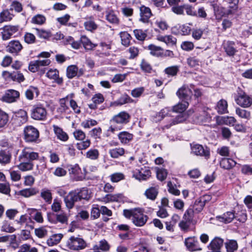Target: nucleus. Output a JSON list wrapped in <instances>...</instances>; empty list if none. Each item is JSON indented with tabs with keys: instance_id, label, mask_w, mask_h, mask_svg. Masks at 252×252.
Here are the masks:
<instances>
[{
	"instance_id": "obj_1",
	"label": "nucleus",
	"mask_w": 252,
	"mask_h": 252,
	"mask_svg": "<svg viewBox=\"0 0 252 252\" xmlns=\"http://www.w3.org/2000/svg\"><path fill=\"white\" fill-rule=\"evenodd\" d=\"M91 193L86 187L78 188L70 191L67 195L64 197V202L66 207L72 209L74 207L75 202L82 200L89 201L91 198Z\"/></svg>"
},
{
	"instance_id": "obj_2",
	"label": "nucleus",
	"mask_w": 252,
	"mask_h": 252,
	"mask_svg": "<svg viewBox=\"0 0 252 252\" xmlns=\"http://www.w3.org/2000/svg\"><path fill=\"white\" fill-rule=\"evenodd\" d=\"M130 118L129 114L126 111L121 112L114 116L110 120V126L107 129V132L115 133V131L121 130L123 125L129 122Z\"/></svg>"
},
{
	"instance_id": "obj_3",
	"label": "nucleus",
	"mask_w": 252,
	"mask_h": 252,
	"mask_svg": "<svg viewBox=\"0 0 252 252\" xmlns=\"http://www.w3.org/2000/svg\"><path fill=\"white\" fill-rule=\"evenodd\" d=\"M39 132L32 126H27L23 130V139L25 142L37 143L39 142Z\"/></svg>"
},
{
	"instance_id": "obj_4",
	"label": "nucleus",
	"mask_w": 252,
	"mask_h": 252,
	"mask_svg": "<svg viewBox=\"0 0 252 252\" xmlns=\"http://www.w3.org/2000/svg\"><path fill=\"white\" fill-rule=\"evenodd\" d=\"M234 99L238 105L244 108L250 107L252 105V97L239 87L234 95Z\"/></svg>"
},
{
	"instance_id": "obj_5",
	"label": "nucleus",
	"mask_w": 252,
	"mask_h": 252,
	"mask_svg": "<svg viewBox=\"0 0 252 252\" xmlns=\"http://www.w3.org/2000/svg\"><path fill=\"white\" fill-rule=\"evenodd\" d=\"M31 117L34 120L44 121L47 117V109L43 104H34L31 110Z\"/></svg>"
},
{
	"instance_id": "obj_6",
	"label": "nucleus",
	"mask_w": 252,
	"mask_h": 252,
	"mask_svg": "<svg viewBox=\"0 0 252 252\" xmlns=\"http://www.w3.org/2000/svg\"><path fill=\"white\" fill-rule=\"evenodd\" d=\"M70 178L73 181H81L86 179V173L82 172L78 164H68L66 166Z\"/></svg>"
},
{
	"instance_id": "obj_7",
	"label": "nucleus",
	"mask_w": 252,
	"mask_h": 252,
	"mask_svg": "<svg viewBox=\"0 0 252 252\" xmlns=\"http://www.w3.org/2000/svg\"><path fill=\"white\" fill-rule=\"evenodd\" d=\"M66 246L71 250L80 251L86 248L87 243L83 238L72 236L67 241Z\"/></svg>"
},
{
	"instance_id": "obj_8",
	"label": "nucleus",
	"mask_w": 252,
	"mask_h": 252,
	"mask_svg": "<svg viewBox=\"0 0 252 252\" xmlns=\"http://www.w3.org/2000/svg\"><path fill=\"white\" fill-rule=\"evenodd\" d=\"M73 134L76 140L81 141L76 144V148L78 150H86L90 146L91 142L89 139L84 141L86 138V134L83 130L76 129L73 132Z\"/></svg>"
},
{
	"instance_id": "obj_9",
	"label": "nucleus",
	"mask_w": 252,
	"mask_h": 252,
	"mask_svg": "<svg viewBox=\"0 0 252 252\" xmlns=\"http://www.w3.org/2000/svg\"><path fill=\"white\" fill-rule=\"evenodd\" d=\"M39 153L33 152L32 149L31 147H25L20 154L18 159H21L22 161L32 162L35 160L39 159Z\"/></svg>"
},
{
	"instance_id": "obj_10",
	"label": "nucleus",
	"mask_w": 252,
	"mask_h": 252,
	"mask_svg": "<svg viewBox=\"0 0 252 252\" xmlns=\"http://www.w3.org/2000/svg\"><path fill=\"white\" fill-rule=\"evenodd\" d=\"M191 153L194 155L204 157L208 159L210 156V149L207 146H203L199 144H190Z\"/></svg>"
},
{
	"instance_id": "obj_11",
	"label": "nucleus",
	"mask_w": 252,
	"mask_h": 252,
	"mask_svg": "<svg viewBox=\"0 0 252 252\" xmlns=\"http://www.w3.org/2000/svg\"><path fill=\"white\" fill-rule=\"evenodd\" d=\"M176 94L182 101L189 102L191 99L192 91L189 86L188 85L184 84L179 88Z\"/></svg>"
},
{
	"instance_id": "obj_12",
	"label": "nucleus",
	"mask_w": 252,
	"mask_h": 252,
	"mask_svg": "<svg viewBox=\"0 0 252 252\" xmlns=\"http://www.w3.org/2000/svg\"><path fill=\"white\" fill-rule=\"evenodd\" d=\"M184 244L186 249L190 252L202 250L199 243L195 236L189 237L185 238Z\"/></svg>"
},
{
	"instance_id": "obj_13",
	"label": "nucleus",
	"mask_w": 252,
	"mask_h": 252,
	"mask_svg": "<svg viewBox=\"0 0 252 252\" xmlns=\"http://www.w3.org/2000/svg\"><path fill=\"white\" fill-rule=\"evenodd\" d=\"M23 48V45L19 40H12L8 43L6 47V50L7 52L11 53L14 56H17L22 50Z\"/></svg>"
},
{
	"instance_id": "obj_14",
	"label": "nucleus",
	"mask_w": 252,
	"mask_h": 252,
	"mask_svg": "<svg viewBox=\"0 0 252 252\" xmlns=\"http://www.w3.org/2000/svg\"><path fill=\"white\" fill-rule=\"evenodd\" d=\"M209 3L213 9L214 15L217 20H221L223 17L227 15L225 8L218 4L216 1H209Z\"/></svg>"
},
{
	"instance_id": "obj_15",
	"label": "nucleus",
	"mask_w": 252,
	"mask_h": 252,
	"mask_svg": "<svg viewBox=\"0 0 252 252\" xmlns=\"http://www.w3.org/2000/svg\"><path fill=\"white\" fill-rule=\"evenodd\" d=\"M149 218L145 215L140 210H137L135 215L131 219L132 222L136 226L141 227L144 226L147 222Z\"/></svg>"
},
{
	"instance_id": "obj_16",
	"label": "nucleus",
	"mask_w": 252,
	"mask_h": 252,
	"mask_svg": "<svg viewBox=\"0 0 252 252\" xmlns=\"http://www.w3.org/2000/svg\"><path fill=\"white\" fill-rule=\"evenodd\" d=\"M19 30V26H5L1 32L2 38L3 40H7L12 36L15 37L14 34Z\"/></svg>"
},
{
	"instance_id": "obj_17",
	"label": "nucleus",
	"mask_w": 252,
	"mask_h": 252,
	"mask_svg": "<svg viewBox=\"0 0 252 252\" xmlns=\"http://www.w3.org/2000/svg\"><path fill=\"white\" fill-rule=\"evenodd\" d=\"M100 49L95 50V54L96 56L100 58H104L110 56L109 50L111 49V42H101L99 43Z\"/></svg>"
},
{
	"instance_id": "obj_18",
	"label": "nucleus",
	"mask_w": 252,
	"mask_h": 252,
	"mask_svg": "<svg viewBox=\"0 0 252 252\" xmlns=\"http://www.w3.org/2000/svg\"><path fill=\"white\" fill-rule=\"evenodd\" d=\"M20 97V93L15 90H7L2 96V100L7 103L16 102Z\"/></svg>"
},
{
	"instance_id": "obj_19",
	"label": "nucleus",
	"mask_w": 252,
	"mask_h": 252,
	"mask_svg": "<svg viewBox=\"0 0 252 252\" xmlns=\"http://www.w3.org/2000/svg\"><path fill=\"white\" fill-rule=\"evenodd\" d=\"M28 120V114L26 111L20 109L15 113L13 120L15 124L18 126L26 123Z\"/></svg>"
},
{
	"instance_id": "obj_20",
	"label": "nucleus",
	"mask_w": 252,
	"mask_h": 252,
	"mask_svg": "<svg viewBox=\"0 0 252 252\" xmlns=\"http://www.w3.org/2000/svg\"><path fill=\"white\" fill-rule=\"evenodd\" d=\"M189 25H192V24H189V25L188 24H183L176 26L172 28V33L175 35H189L191 31V28Z\"/></svg>"
},
{
	"instance_id": "obj_21",
	"label": "nucleus",
	"mask_w": 252,
	"mask_h": 252,
	"mask_svg": "<svg viewBox=\"0 0 252 252\" xmlns=\"http://www.w3.org/2000/svg\"><path fill=\"white\" fill-rule=\"evenodd\" d=\"M210 199V196L208 195H205L197 198L192 208L195 211V213L200 212L203 209L206 202Z\"/></svg>"
},
{
	"instance_id": "obj_22",
	"label": "nucleus",
	"mask_w": 252,
	"mask_h": 252,
	"mask_svg": "<svg viewBox=\"0 0 252 252\" xmlns=\"http://www.w3.org/2000/svg\"><path fill=\"white\" fill-rule=\"evenodd\" d=\"M151 171L149 169L141 168L140 170H137V171L134 172L133 174V177L135 179L141 181H145L150 178L151 176Z\"/></svg>"
},
{
	"instance_id": "obj_23",
	"label": "nucleus",
	"mask_w": 252,
	"mask_h": 252,
	"mask_svg": "<svg viewBox=\"0 0 252 252\" xmlns=\"http://www.w3.org/2000/svg\"><path fill=\"white\" fill-rule=\"evenodd\" d=\"M223 49L227 56L233 57L238 52L234 41L228 40L223 43Z\"/></svg>"
},
{
	"instance_id": "obj_24",
	"label": "nucleus",
	"mask_w": 252,
	"mask_h": 252,
	"mask_svg": "<svg viewBox=\"0 0 252 252\" xmlns=\"http://www.w3.org/2000/svg\"><path fill=\"white\" fill-rule=\"evenodd\" d=\"M235 218V212L234 210L227 211L221 215L217 216L216 220L225 224L230 223Z\"/></svg>"
},
{
	"instance_id": "obj_25",
	"label": "nucleus",
	"mask_w": 252,
	"mask_h": 252,
	"mask_svg": "<svg viewBox=\"0 0 252 252\" xmlns=\"http://www.w3.org/2000/svg\"><path fill=\"white\" fill-rule=\"evenodd\" d=\"M209 108L206 107H201L198 110L196 118L200 123L207 122L210 121L211 116L208 112Z\"/></svg>"
},
{
	"instance_id": "obj_26",
	"label": "nucleus",
	"mask_w": 252,
	"mask_h": 252,
	"mask_svg": "<svg viewBox=\"0 0 252 252\" xmlns=\"http://www.w3.org/2000/svg\"><path fill=\"white\" fill-rule=\"evenodd\" d=\"M135 103L127 94L124 93L117 100L111 103V105L114 107L120 106L127 103Z\"/></svg>"
},
{
	"instance_id": "obj_27",
	"label": "nucleus",
	"mask_w": 252,
	"mask_h": 252,
	"mask_svg": "<svg viewBox=\"0 0 252 252\" xmlns=\"http://www.w3.org/2000/svg\"><path fill=\"white\" fill-rule=\"evenodd\" d=\"M12 151L2 149L0 150V164L5 166L11 162Z\"/></svg>"
},
{
	"instance_id": "obj_28",
	"label": "nucleus",
	"mask_w": 252,
	"mask_h": 252,
	"mask_svg": "<svg viewBox=\"0 0 252 252\" xmlns=\"http://www.w3.org/2000/svg\"><path fill=\"white\" fill-rule=\"evenodd\" d=\"M134 135L127 131H123L118 134V138L123 145H129L133 140Z\"/></svg>"
},
{
	"instance_id": "obj_29",
	"label": "nucleus",
	"mask_w": 252,
	"mask_h": 252,
	"mask_svg": "<svg viewBox=\"0 0 252 252\" xmlns=\"http://www.w3.org/2000/svg\"><path fill=\"white\" fill-rule=\"evenodd\" d=\"M140 21L143 23H148L152 16L151 9L144 5L140 7Z\"/></svg>"
},
{
	"instance_id": "obj_30",
	"label": "nucleus",
	"mask_w": 252,
	"mask_h": 252,
	"mask_svg": "<svg viewBox=\"0 0 252 252\" xmlns=\"http://www.w3.org/2000/svg\"><path fill=\"white\" fill-rule=\"evenodd\" d=\"M223 240L219 237H215L207 246L209 251H220L223 244Z\"/></svg>"
},
{
	"instance_id": "obj_31",
	"label": "nucleus",
	"mask_w": 252,
	"mask_h": 252,
	"mask_svg": "<svg viewBox=\"0 0 252 252\" xmlns=\"http://www.w3.org/2000/svg\"><path fill=\"white\" fill-rule=\"evenodd\" d=\"M46 76L50 79H53L58 85L63 83V79L59 76V71L57 69H50L46 73Z\"/></svg>"
},
{
	"instance_id": "obj_32",
	"label": "nucleus",
	"mask_w": 252,
	"mask_h": 252,
	"mask_svg": "<svg viewBox=\"0 0 252 252\" xmlns=\"http://www.w3.org/2000/svg\"><path fill=\"white\" fill-rule=\"evenodd\" d=\"M158 185L150 187L145 190L144 195L147 198L154 201L156 199L158 194Z\"/></svg>"
},
{
	"instance_id": "obj_33",
	"label": "nucleus",
	"mask_w": 252,
	"mask_h": 252,
	"mask_svg": "<svg viewBox=\"0 0 252 252\" xmlns=\"http://www.w3.org/2000/svg\"><path fill=\"white\" fill-rule=\"evenodd\" d=\"M224 1L227 4V15L234 14L238 11L239 0H224Z\"/></svg>"
},
{
	"instance_id": "obj_34",
	"label": "nucleus",
	"mask_w": 252,
	"mask_h": 252,
	"mask_svg": "<svg viewBox=\"0 0 252 252\" xmlns=\"http://www.w3.org/2000/svg\"><path fill=\"white\" fill-rule=\"evenodd\" d=\"M25 94L28 100H32L39 95V91L37 87L30 86L26 90Z\"/></svg>"
},
{
	"instance_id": "obj_35",
	"label": "nucleus",
	"mask_w": 252,
	"mask_h": 252,
	"mask_svg": "<svg viewBox=\"0 0 252 252\" xmlns=\"http://www.w3.org/2000/svg\"><path fill=\"white\" fill-rule=\"evenodd\" d=\"M53 127L54 132L58 139L63 142L67 141L68 140L69 136L68 134L62 128L56 125H54Z\"/></svg>"
},
{
	"instance_id": "obj_36",
	"label": "nucleus",
	"mask_w": 252,
	"mask_h": 252,
	"mask_svg": "<svg viewBox=\"0 0 252 252\" xmlns=\"http://www.w3.org/2000/svg\"><path fill=\"white\" fill-rule=\"evenodd\" d=\"M220 164L222 168L229 170L236 165V162L232 158H224L221 159Z\"/></svg>"
},
{
	"instance_id": "obj_37",
	"label": "nucleus",
	"mask_w": 252,
	"mask_h": 252,
	"mask_svg": "<svg viewBox=\"0 0 252 252\" xmlns=\"http://www.w3.org/2000/svg\"><path fill=\"white\" fill-rule=\"evenodd\" d=\"M228 104L226 100L221 99L220 100L215 107L217 112L220 114H223L228 113L227 109Z\"/></svg>"
},
{
	"instance_id": "obj_38",
	"label": "nucleus",
	"mask_w": 252,
	"mask_h": 252,
	"mask_svg": "<svg viewBox=\"0 0 252 252\" xmlns=\"http://www.w3.org/2000/svg\"><path fill=\"white\" fill-rule=\"evenodd\" d=\"M106 20L110 23L114 25H119L120 20L113 10H110L106 12Z\"/></svg>"
},
{
	"instance_id": "obj_39",
	"label": "nucleus",
	"mask_w": 252,
	"mask_h": 252,
	"mask_svg": "<svg viewBox=\"0 0 252 252\" xmlns=\"http://www.w3.org/2000/svg\"><path fill=\"white\" fill-rule=\"evenodd\" d=\"M157 39L158 41L164 42L168 46L175 45L177 42V39L171 35L159 36Z\"/></svg>"
},
{
	"instance_id": "obj_40",
	"label": "nucleus",
	"mask_w": 252,
	"mask_h": 252,
	"mask_svg": "<svg viewBox=\"0 0 252 252\" xmlns=\"http://www.w3.org/2000/svg\"><path fill=\"white\" fill-rule=\"evenodd\" d=\"M147 49L150 50V53L153 56L161 58L163 50L161 47L151 44L148 46Z\"/></svg>"
},
{
	"instance_id": "obj_41",
	"label": "nucleus",
	"mask_w": 252,
	"mask_h": 252,
	"mask_svg": "<svg viewBox=\"0 0 252 252\" xmlns=\"http://www.w3.org/2000/svg\"><path fill=\"white\" fill-rule=\"evenodd\" d=\"M69 95H67L65 97L60 99V106L57 108V112L59 113H65L69 110V108L67 105V102L68 101Z\"/></svg>"
},
{
	"instance_id": "obj_42",
	"label": "nucleus",
	"mask_w": 252,
	"mask_h": 252,
	"mask_svg": "<svg viewBox=\"0 0 252 252\" xmlns=\"http://www.w3.org/2000/svg\"><path fill=\"white\" fill-rule=\"evenodd\" d=\"M81 42L84 48L87 50H93L97 46V44L92 43L90 39L85 35L81 36Z\"/></svg>"
},
{
	"instance_id": "obj_43",
	"label": "nucleus",
	"mask_w": 252,
	"mask_h": 252,
	"mask_svg": "<svg viewBox=\"0 0 252 252\" xmlns=\"http://www.w3.org/2000/svg\"><path fill=\"white\" fill-rule=\"evenodd\" d=\"M39 190L35 188L25 189L19 192V194L25 197H29L31 196L36 195L38 193Z\"/></svg>"
},
{
	"instance_id": "obj_44",
	"label": "nucleus",
	"mask_w": 252,
	"mask_h": 252,
	"mask_svg": "<svg viewBox=\"0 0 252 252\" xmlns=\"http://www.w3.org/2000/svg\"><path fill=\"white\" fill-rule=\"evenodd\" d=\"M20 163L17 165L19 170L22 171H26L31 170L33 168V164L32 162L27 161L25 160L22 161L21 159H19Z\"/></svg>"
},
{
	"instance_id": "obj_45",
	"label": "nucleus",
	"mask_w": 252,
	"mask_h": 252,
	"mask_svg": "<svg viewBox=\"0 0 252 252\" xmlns=\"http://www.w3.org/2000/svg\"><path fill=\"white\" fill-rule=\"evenodd\" d=\"M179 66L178 65H173L165 68L163 72L169 77L176 76L179 72Z\"/></svg>"
},
{
	"instance_id": "obj_46",
	"label": "nucleus",
	"mask_w": 252,
	"mask_h": 252,
	"mask_svg": "<svg viewBox=\"0 0 252 252\" xmlns=\"http://www.w3.org/2000/svg\"><path fill=\"white\" fill-rule=\"evenodd\" d=\"M78 67L76 65H69L66 68V75L68 79H72L77 76Z\"/></svg>"
},
{
	"instance_id": "obj_47",
	"label": "nucleus",
	"mask_w": 252,
	"mask_h": 252,
	"mask_svg": "<svg viewBox=\"0 0 252 252\" xmlns=\"http://www.w3.org/2000/svg\"><path fill=\"white\" fill-rule=\"evenodd\" d=\"M63 235L62 234H56L51 236L47 240V244L49 246H53L59 243Z\"/></svg>"
},
{
	"instance_id": "obj_48",
	"label": "nucleus",
	"mask_w": 252,
	"mask_h": 252,
	"mask_svg": "<svg viewBox=\"0 0 252 252\" xmlns=\"http://www.w3.org/2000/svg\"><path fill=\"white\" fill-rule=\"evenodd\" d=\"M40 196L44 199L47 204H51L52 200V194L50 190L48 189H42L41 190Z\"/></svg>"
},
{
	"instance_id": "obj_49",
	"label": "nucleus",
	"mask_w": 252,
	"mask_h": 252,
	"mask_svg": "<svg viewBox=\"0 0 252 252\" xmlns=\"http://www.w3.org/2000/svg\"><path fill=\"white\" fill-rule=\"evenodd\" d=\"M148 30L142 29H135L133 31V33L136 39L139 41H144L147 36Z\"/></svg>"
},
{
	"instance_id": "obj_50",
	"label": "nucleus",
	"mask_w": 252,
	"mask_h": 252,
	"mask_svg": "<svg viewBox=\"0 0 252 252\" xmlns=\"http://www.w3.org/2000/svg\"><path fill=\"white\" fill-rule=\"evenodd\" d=\"M189 104V102H185L182 101L181 102H179L177 104L174 105L172 108V110L173 112L182 113L184 112L188 107Z\"/></svg>"
},
{
	"instance_id": "obj_51",
	"label": "nucleus",
	"mask_w": 252,
	"mask_h": 252,
	"mask_svg": "<svg viewBox=\"0 0 252 252\" xmlns=\"http://www.w3.org/2000/svg\"><path fill=\"white\" fill-rule=\"evenodd\" d=\"M125 150L123 148H115L109 150V154L113 158H118L124 155Z\"/></svg>"
},
{
	"instance_id": "obj_52",
	"label": "nucleus",
	"mask_w": 252,
	"mask_h": 252,
	"mask_svg": "<svg viewBox=\"0 0 252 252\" xmlns=\"http://www.w3.org/2000/svg\"><path fill=\"white\" fill-rule=\"evenodd\" d=\"M13 16L8 9L3 10L0 13V23L10 21Z\"/></svg>"
},
{
	"instance_id": "obj_53",
	"label": "nucleus",
	"mask_w": 252,
	"mask_h": 252,
	"mask_svg": "<svg viewBox=\"0 0 252 252\" xmlns=\"http://www.w3.org/2000/svg\"><path fill=\"white\" fill-rule=\"evenodd\" d=\"M121 38L122 44L125 46H128L130 44L131 39V36L127 32H122L120 33Z\"/></svg>"
},
{
	"instance_id": "obj_54",
	"label": "nucleus",
	"mask_w": 252,
	"mask_h": 252,
	"mask_svg": "<svg viewBox=\"0 0 252 252\" xmlns=\"http://www.w3.org/2000/svg\"><path fill=\"white\" fill-rule=\"evenodd\" d=\"M236 114L241 118L246 120H250L251 117L250 111L239 107L236 109Z\"/></svg>"
},
{
	"instance_id": "obj_55",
	"label": "nucleus",
	"mask_w": 252,
	"mask_h": 252,
	"mask_svg": "<svg viewBox=\"0 0 252 252\" xmlns=\"http://www.w3.org/2000/svg\"><path fill=\"white\" fill-rule=\"evenodd\" d=\"M168 191L175 196H179L180 194V191L177 189V186L173 184L171 181H168L167 184Z\"/></svg>"
},
{
	"instance_id": "obj_56",
	"label": "nucleus",
	"mask_w": 252,
	"mask_h": 252,
	"mask_svg": "<svg viewBox=\"0 0 252 252\" xmlns=\"http://www.w3.org/2000/svg\"><path fill=\"white\" fill-rule=\"evenodd\" d=\"M102 131V128L100 127H94L89 131L88 134L94 139H100Z\"/></svg>"
},
{
	"instance_id": "obj_57",
	"label": "nucleus",
	"mask_w": 252,
	"mask_h": 252,
	"mask_svg": "<svg viewBox=\"0 0 252 252\" xmlns=\"http://www.w3.org/2000/svg\"><path fill=\"white\" fill-rule=\"evenodd\" d=\"M123 197L121 194H107L105 195L104 199L107 202H120Z\"/></svg>"
},
{
	"instance_id": "obj_58",
	"label": "nucleus",
	"mask_w": 252,
	"mask_h": 252,
	"mask_svg": "<svg viewBox=\"0 0 252 252\" xmlns=\"http://www.w3.org/2000/svg\"><path fill=\"white\" fill-rule=\"evenodd\" d=\"M225 245L227 252H234L238 249V244L236 240H229Z\"/></svg>"
},
{
	"instance_id": "obj_59",
	"label": "nucleus",
	"mask_w": 252,
	"mask_h": 252,
	"mask_svg": "<svg viewBox=\"0 0 252 252\" xmlns=\"http://www.w3.org/2000/svg\"><path fill=\"white\" fill-rule=\"evenodd\" d=\"M46 20V17L43 15L37 14L32 18L31 22L34 24L41 25L45 23Z\"/></svg>"
},
{
	"instance_id": "obj_60",
	"label": "nucleus",
	"mask_w": 252,
	"mask_h": 252,
	"mask_svg": "<svg viewBox=\"0 0 252 252\" xmlns=\"http://www.w3.org/2000/svg\"><path fill=\"white\" fill-rule=\"evenodd\" d=\"M85 29L91 32H94L98 28V25L93 20H89L84 22Z\"/></svg>"
},
{
	"instance_id": "obj_61",
	"label": "nucleus",
	"mask_w": 252,
	"mask_h": 252,
	"mask_svg": "<svg viewBox=\"0 0 252 252\" xmlns=\"http://www.w3.org/2000/svg\"><path fill=\"white\" fill-rule=\"evenodd\" d=\"M101 213L100 208L97 204H94L91 211V218L93 220H95L100 217Z\"/></svg>"
},
{
	"instance_id": "obj_62",
	"label": "nucleus",
	"mask_w": 252,
	"mask_h": 252,
	"mask_svg": "<svg viewBox=\"0 0 252 252\" xmlns=\"http://www.w3.org/2000/svg\"><path fill=\"white\" fill-rule=\"evenodd\" d=\"M110 181L113 183H117L125 179V175L121 172H116L109 176Z\"/></svg>"
},
{
	"instance_id": "obj_63",
	"label": "nucleus",
	"mask_w": 252,
	"mask_h": 252,
	"mask_svg": "<svg viewBox=\"0 0 252 252\" xmlns=\"http://www.w3.org/2000/svg\"><path fill=\"white\" fill-rule=\"evenodd\" d=\"M99 156V151L96 149H91L86 154V158L92 160L97 159L98 158Z\"/></svg>"
},
{
	"instance_id": "obj_64",
	"label": "nucleus",
	"mask_w": 252,
	"mask_h": 252,
	"mask_svg": "<svg viewBox=\"0 0 252 252\" xmlns=\"http://www.w3.org/2000/svg\"><path fill=\"white\" fill-rule=\"evenodd\" d=\"M18 252H38V250L35 247L31 248L29 244H25L20 247Z\"/></svg>"
}]
</instances>
